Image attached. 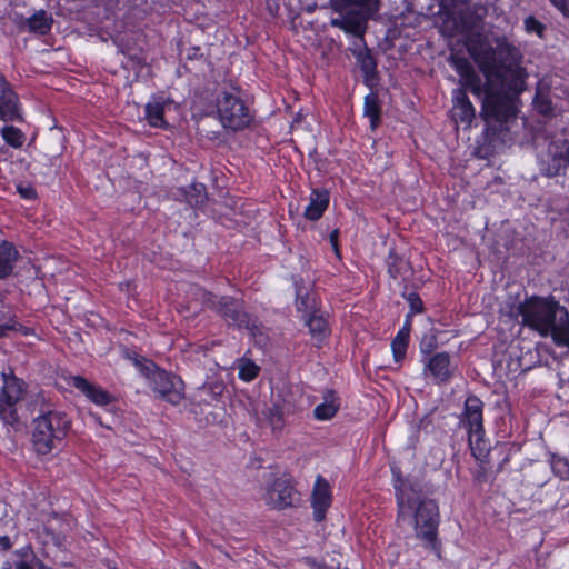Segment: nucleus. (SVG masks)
Wrapping results in <instances>:
<instances>
[{"label":"nucleus","instance_id":"nucleus-1","mask_svg":"<svg viewBox=\"0 0 569 569\" xmlns=\"http://www.w3.org/2000/svg\"><path fill=\"white\" fill-rule=\"evenodd\" d=\"M467 49L486 78V96L480 116L485 121L483 137L488 147L505 143L509 122L517 116V99L525 90V71L520 67L522 54L506 36L489 43L481 34L467 39Z\"/></svg>","mask_w":569,"mask_h":569},{"label":"nucleus","instance_id":"nucleus-2","mask_svg":"<svg viewBox=\"0 0 569 569\" xmlns=\"http://www.w3.org/2000/svg\"><path fill=\"white\" fill-rule=\"evenodd\" d=\"M393 487L398 506V519L413 513L415 530L418 538L433 551H438L437 532L439 526V508L432 499H420L412 485L403 479L398 469H392Z\"/></svg>","mask_w":569,"mask_h":569},{"label":"nucleus","instance_id":"nucleus-3","mask_svg":"<svg viewBox=\"0 0 569 569\" xmlns=\"http://www.w3.org/2000/svg\"><path fill=\"white\" fill-rule=\"evenodd\" d=\"M521 323L540 333L550 336L560 347L569 348V311L553 298L531 297L519 303Z\"/></svg>","mask_w":569,"mask_h":569},{"label":"nucleus","instance_id":"nucleus-4","mask_svg":"<svg viewBox=\"0 0 569 569\" xmlns=\"http://www.w3.org/2000/svg\"><path fill=\"white\" fill-rule=\"evenodd\" d=\"M32 447L38 455H49L59 448L70 428L69 417L58 410H50L32 421Z\"/></svg>","mask_w":569,"mask_h":569},{"label":"nucleus","instance_id":"nucleus-5","mask_svg":"<svg viewBox=\"0 0 569 569\" xmlns=\"http://www.w3.org/2000/svg\"><path fill=\"white\" fill-rule=\"evenodd\" d=\"M134 365L140 372L150 381L151 389L159 398L178 405L184 398V383L180 377L158 367L152 360L136 358Z\"/></svg>","mask_w":569,"mask_h":569},{"label":"nucleus","instance_id":"nucleus-6","mask_svg":"<svg viewBox=\"0 0 569 569\" xmlns=\"http://www.w3.org/2000/svg\"><path fill=\"white\" fill-rule=\"evenodd\" d=\"M217 113L224 129L240 131L248 128L253 119L244 101L234 91H221L217 99Z\"/></svg>","mask_w":569,"mask_h":569},{"label":"nucleus","instance_id":"nucleus-7","mask_svg":"<svg viewBox=\"0 0 569 569\" xmlns=\"http://www.w3.org/2000/svg\"><path fill=\"white\" fill-rule=\"evenodd\" d=\"M204 306L221 316L229 326L252 330L256 326L246 312L243 302L231 296H216L212 292L202 295Z\"/></svg>","mask_w":569,"mask_h":569},{"label":"nucleus","instance_id":"nucleus-8","mask_svg":"<svg viewBox=\"0 0 569 569\" xmlns=\"http://www.w3.org/2000/svg\"><path fill=\"white\" fill-rule=\"evenodd\" d=\"M1 376L3 385L0 388V419L4 426L18 429L20 419L17 406L23 399L27 386L14 375Z\"/></svg>","mask_w":569,"mask_h":569},{"label":"nucleus","instance_id":"nucleus-9","mask_svg":"<svg viewBox=\"0 0 569 569\" xmlns=\"http://www.w3.org/2000/svg\"><path fill=\"white\" fill-rule=\"evenodd\" d=\"M266 502L273 509L283 510L300 502V493L295 488L292 477L283 473L273 477L267 486Z\"/></svg>","mask_w":569,"mask_h":569},{"label":"nucleus","instance_id":"nucleus-10","mask_svg":"<svg viewBox=\"0 0 569 569\" xmlns=\"http://www.w3.org/2000/svg\"><path fill=\"white\" fill-rule=\"evenodd\" d=\"M566 138L551 140L547 149L538 156V166L542 176L553 178L560 176L569 167Z\"/></svg>","mask_w":569,"mask_h":569},{"label":"nucleus","instance_id":"nucleus-11","mask_svg":"<svg viewBox=\"0 0 569 569\" xmlns=\"http://www.w3.org/2000/svg\"><path fill=\"white\" fill-rule=\"evenodd\" d=\"M421 362L423 363L425 377L432 378V380L438 385L447 383L453 375L451 358L446 351L422 357Z\"/></svg>","mask_w":569,"mask_h":569},{"label":"nucleus","instance_id":"nucleus-12","mask_svg":"<svg viewBox=\"0 0 569 569\" xmlns=\"http://www.w3.org/2000/svg\"><path fill=\"white\" fill-rule=\"evenodd\" d=\"M0 119L16 121L21 119L19 98L11 84L0 73Z\"/></svg>","mask_w":569,"mask_h":569},{"label":"nucleus","instance_id":"nucleus-13","mask_svg":"<svg viewBox=\"0 0 569 569\" xmlns=\"http://www.w3.org/2000/svg\"><path fill=\"white\" fill-rule=\"evenodd\" d=\"M311 498L313 519L317 522H321L326 518V513L331 505L332 498L328 480L320 475L316 479Z\"/></svg>","mask_w":569,"mask_h":569},{"label":"nucleus","instance_id":"nucleus-14","mask_svg":"<svg viewBox=\"0 0 569 569\" xmlns=\"http://www.w3.org/2000/svg\"><path fill=\"white\" fill-rule=\"evenodd\" d=\"M482 410L483 402L477 396L471 395L466 399L462 422L467 425L469 433L483 431Z\"/></svg>","mask_w":569,"mask_h":569},{"label":"nucleus","instance_id":"nucleus-15","mask_svg":"<svg viewBox=\"0 0 569 569\" xmlns=\"http://www.w3.org/2000/svg\"><path fill=\"white\" fill-rule=\"evenodd\" d=\"M71 386L80 390L88 399L99 406L109 405L113 399L107 390L89 382L81 376L71 377Z\"/></svg>","mask_w":569,"mask_h":569},{"label":"nucleus","instance_id":"nucleus-16","mask_svg":"<svg viewBox=\"0 0 569 569\" xmlns=\"http://www.w3.org/2000/svg\"><path fill=\"white\" fill-rule=\"evenodd\" d=\"M46 565L34 555L30 546L13 552V560L3 562L2 569H44Z\"/></svg>","mask_w":569,"mask_h":569},{"label":"nucleus","instance_id":"nucleus-17","mask_svg":"<svg viewBox=\"0 0 569 569\" xmlns=\"http://www.w3.org/2000/svg\"><path fill=\"white\" fill-rule=\"evenodd\" d=\"M453 114L460 122L470 124L476 117V110L463 89H455L452 96Z\"/></svg>","mask_w":569,"mask_h":569},{"label":"nucleus","instance_id":"nucleus-18","mask_svg":"<svg viewBox=\"0 0 569 569\" xmlns=\"http://www.w3.org/2000/svg\"><path fill=\"white\" fill-rule=\"evenodd\" d=\"M303 319L305 325L309 328V333L311 335L313 345L317 348H320L330 333L327 319L322 315H318L317 311L310 313Z\"/></svg>","mask_w":569,"mask_h":569},{"label":"nucleus","instance_id":"nucleus-19","mask_svg":"<svg viewBox=\"0 0 569 569\" xmlns=\"http://www.w3.org/2000/svg\"><path fill=\"white\" fill-rule=\"evenodd\" d=\"M329 206V192L325 189H313L310 202L305 210V218L310 221L319 220Z\"/></svg>","mask_w":569,"mask_h":569},{"label":"nucleus","instance_id":"nucleus-20","mask_svg":"<svg viewBox=\"0 0 569 569\" xmlns=\"http://www.w3.org/2000/svg\"><path fill=\"white\" fill-rule=\"evenodd\" d=\"M356 60L367 84L377 80V60L367 48L356 52Z\"/></svg>","mask_w":569,"mask_h":569},{"label":"nucleus","instance_id":"nucleus-21","mask_svg":"<svg viewBox=\"0 0 569 569\" xmlns=\"http://www.w3.org/2000/svg\"><path fill=\"white\" fill-rule=\"evenodd\" d=\"M18 256V250L11 242L2 241L0 243V279H6L12 273Z\"/></svg>","mask_w":569,"mask_h":569},{"label":"nucleus","instance_id":"nucleus-22","mask_svg":"<svg viewBox=\"0 0 569 569\" xmlns=\"http://www.w3.org/2000/svg\"><path fill=\"white\" fill-rule=\"evenodd\" d=\"M166 101L162 99H152L146 104V119L151 127L166 128L168 126L164 120Z\"/></svg>","mask_w":569,"mask_h":569},{"label":"nucleus","instance_id":"nucleus-23","mask_svg":"<svg viewBox=\"0 0 569 569\" xmlns=\"http://www.w3.org/2000/svg\"><path fill=\"white\" fill-rule=\"evenodd\" d=\"M363 114L370 119V128L375 130L381 120V107L377 93L370 92L365 97Z\"/></svg>","mask_w":569,"mask_h":569},{"label":"nucleus","instance_id":"nucleus-24","mask_svg":"<svg viewBox=\"0 0 569 569\" xmlns=\"http://www.w3.org/2000/svg\"><path fill=\"white\" fill-rule=\"evenodd\" d=\"M387 268L389 276L395 280H405V276L411 271L410 263L393 251H390L387 258Z\"/></svg>","mask_w":569,"mask_h":569},{"label":"nucleus","instance_id":"nucleus-25","mask_svg":"<svg viewBox=\"0 0 569 569\" xmlns=\"http://www.w3.org/2000/svg\"><path fill=\"white\" fill-rule=\"evenodd\" d=\"M181 192L191 207H199L207 200V189L203 183H192L187 189H181Z\"/></svg>","mask_w":569,"mask_h":569},{"label":"nucleus","instance_id":"nucleus-26","mask_svg":"<svg viewBox=\"0 0 569 569\" xmlns=\"http://www.w3.org/2000/svg\"><path fill=\"white\" fill-rule=\"evenodd\" d=\"M461 83L463 86V90H469L472 94L478 98H481V104L483 103V98L486 96V82L483 83L480 76L476 73V71H471L465 78H462Z\"/></svg>","mask_w":569,"mask_h":569},{"label":"nucleus","instance_id":"nucleus-27","mask_svg":"<svg viewBox=\"0 0 569 569\" xmlns=\"http://www.w3.org/2000/svg\"><path fill=\"white\" fill-rule=\"evenodd\" d=\"M27 23L30 31L43 36L50 31L52 19L47 16L46 11L40 10L31 16Z\"/></svg>","mask_w":569,"mask_h":569},{"label":"nucleus","instance_id":"nucleus-28","mask_svg":"<svg viewBox=\"0 0 569 569\" xmlns=\"http://www.w3.org/2000/svg\"><path fill=\"white\" fill-rule=\"evenodd\" d=\"M331 24L353 36H360L363 31V23L356 17L345 16L340 19H332Z\"/></svg>","mask_w":569,"mask_h":569},{"label":"nucleus","instance_id":"nucleus-29","mask_svg":"<svg viewBox=\"0 0 569 569\" xmlns=\"http://www.w3.org/2000/svg\"><path fill=\"white\" fill-rule=\"evenodd\" d=\"M330 399L326 398L325 402L318 405L315 410L313 415L316 419L318 420H328L331 419L339 409V403L336 402V399L333 397V391H329Z\"/></svg>","mask_w":569,"mask_h":569},{"label":"nucleus","instance_id":"nucleus-30","mask_svg":"<svg viewBox=\"0 0 569 569\" xmlns=\"http://www.w3.org/2000/svg\"><path fill=\"white\" fill-rule=\"evenodd\" d=\"M549 463L556 477H558L560 480L569 479V461L566 457H562L558 453H550Z\"/></svg>","mask_w":569,"mask_h":569},{"label":"nucleus","instance_id":"nucleus-31","mask_svg":"<svg viewBox=\"0 0 569 569\" xmlns=\"http://www.w3.org/2000/svg\"><path fill=\"white\" fill-rule=\"evenodd\" d=\"M296 296L297 309L303 313V318H306L310 313L316 312L315 300L309 296V292L306 288L297 287Z\"/></svg>","mask_w":569,"mask_h":569},{"label":"nucleus","instance_id":"nucleus-32","mask_svg":"<svg viewBox=\"0 0 569 569\" xmlns=\"http://www.w3.org/2000/svg\"><path fill=\"white\" fill-rule=\"evenodd\" d=\"M226 389V385L220 378H211L199 387V391L207 393L212 399L220 397Z\"/></svg>","mask_w":569,"mask_h":569},{"label":"nucleus","instance_id":"nucleus-33","mask_svg":"<svg viewBox=\"0 0 569 569\" xmlns=\"http://www.w3.org/2000/svg\"><path fill=\"white\" fill-rule=\"evenodd\" d=\"M448 61L460 76V80L475 70L467 58L459 56L457 53H451Z\"/></svg>","mask_w":569,"mask_h":569},{"label":"nucleus","instance_id":"nucleus-34","mask_svg":"<svg viewBox=\"0 0 569 569\" xmlns=\"http://www.w3.org/2000/svg\"><path fill=\"white\" fill-rule=\"evenodd\" d=\"M263 415L268 419L270 426L273 430H281L283 427V411L281 407L277 403L268 407Z\"/></svg>","mask_w":569,"mask_h":569},{"label":"nucleus","instance_id":"nucleus-35","mask_svg":"<svg viewBox=\"0 0 569 569\" xmlns=\"http://www.w3.org/2000/svg\"><path fill=\"white\" fill-rule=\"evenodd\" d=\"M260 367L250 359H241L239 365V378L243 381H251L259 375Z\"/></svg>","mask_w":569,"mask_h":569},{"label":"nucleus","instance_id":"nucleus-36","mask_svg":"<svg viewBox=\"0 0 569 569\" xmlns=\"http://www.w3.org/2000/svg\"><path fill=\"white\" fill-rule=\"evenodd\" d=\"M2 138L13 148H19L24 142V136L21 130L12 126H8L2 129Z\"/></svg>","mask_w":569,"mask_h":569},{"label":"nucleus","instance_id":"nucleus-37","mask_svg":"<svg viewBox=\"0 0 569 569\" xmlns=\"http://www.w3.org/2000/svg\"><path fill=\"white\" fill-rule=\"evenodd\" d=\"M409 339L396 336L391 342L392 353L396 362L405 359Z\"/></svg>","mask_w":569,"mask_h":569},{"label":"nucleus","instance_id":"nucleus-38","mask_svg":"<svg viewBox=\"0 0 569 569\" xmlns=\"http://www.w3.org/2000/svg\"><path fill=\"white\" fill-rule=\"evenodd\" d=\"M533 104H535L536 110L543 116H547L552 111L551 100L542 93L538 92L536 94V97L533 99Z\"/></svg>","mask_w":569,"mask_h":569},{"label":"nucleus","instance_id":"nucleus-39","mask_svg":"<svg viewBox=\"0 0 569 569\" xmlns=\"http://www.w3.org/2000/svg\"><path fill=\"white\" fill-rule=\"evenodd\" d=\"M525 30L528 33H536L540 38H543V32L546 30V27L543 23H541L539 20H537L533 16H529L523 21Z\"/></svg>","mask_w":569,"mask_h":569},{"label":"nucleus","instance_id":"nucleus-40","mask_svg":"<svg viewBox=\"0 0 569 569\" xmlns=\"http://www.w3.org/2000/svg\"><path fill=\"white\" fill-rule=\"evenodd\" d=\"M402 296L408 301L410 306V312H412V316L415 313H420L425 310L423 302L417 292H410L407 295L406 291H403Z\"/></svg>","mask_w":569,"mask_h":569},{"label":"nucleus","instance_id":"nucleus-41","mask_svg":"<svg viewBox=\"0 0 569 569\" xmlns=\"http://www.w3.org/2000/svg\"><path fill=\"white\" fill-rule=\"evenodd\" d=\"M339 2L343 7L355 6L359 8H370L371 6H376L378 0H339Z\"/></svg>","mask_w":569,"mask_h":569},{"label":"nucleus","instance_id":"nucleus-42","mask_svg":"<svg viewBox=\"0 0 569 569\" xmlns=\"http://www.w3.org/2000/svg\"><path fill=\"white\" fill-rule=\"evenodd\" d=\"M17 191L21 196V198L27 200H33L37 198V191L32 186H17Z\"/></svg>","mask_w":569,"mask_h":569},{"label":"nucleus","instance_id":"nucleus-43","mask_svg":"<svg viewBox=\"0 0 569 569\" xmlns=\"http://www.w3.org/2000/svg\"><path fill=\"white\" fill-rule=\"evenodd\" d=\"M436 338L435 337H431L429 339V341H422L420 343V351L422 353V357H428V356H432V351L435 350L436 348Z\"/></svg>","mask_w":569,"mask_h":569},{"label":"nucleus","instance_id":"nucleus-44","mask_svg":"<svg viewBox=\"0 0 569 569\" xmlns=\"http://www.w3.org/2000/svg\"><path fill=\"white\" fill-rule=\"evenodd\" d=\"M411 319H412V312H409L406 316V321H405L403 327L398 331L397 336L409 339L410 331H411V321H412Z\"/></svg>","mask_w":569,"mask_h":569},{"label":"nucleus","instance_id":"nucleus-45","mask_svg":"<svg viewBox=\"0 0 569 569\" xmlns=\"http://www.w3.org/2000/svg\"><path fill=\"white\" fill-rule=\"evenodd\" d=\"M565 17L569 18V0H549Z\"/></svg>","mask_w":569,"mask_h":569},{"label":"nucleus","instance_id":"nucleus-46","mask_svg":"<svg viewBox=\"0 0 569 569\" xmlns=\"http://www.w3.org/2000/svg\"><path fill=\"white\" fill-rule=\"evenodd\" d=\"M10 322H4L0 325V339L7 335L8 329H16V317L9 318Z\"/></svg>","mask_w":569,"mask_h":569},{"label":"nucleus","instance_id":"nucleus-47","mask_svg":"<svg viewBox=\"0 0 569 569\" xmlns=\"http://www.w3.org/2000/svg\"><path fill=\"white\" fill-rule=\"evenodd\" d=\"M12 547V542L10 537L8 536H0V549L1 550H9Z\"/></svg>","mask_w":569,"mask_h":569},{"label":"nucleus","instance_id":"nucleus-48","mask_svg":"<svg viewBox=\"0 0 569 569\" xmlns=\"http://www.w3.org/2000/svg\"><path fill=\"white\" fill-rule=\"evenodd\" d=\"M476 480L480 483L487 481V471L482 466H480V469L477 471Z\"/></svg>","mask_w":569,"mask_h":569},{"label":"nucleus","instance_id":"nucleus-49","mask_svg":"<svg viewBox=\"0 0 569 569\" xmlns=\"http://www.w3.org/2000/svg\"><path fill=\"white\" fill-rule=\"evenodd\" d=\"M17 328L13 329L14 331H20L22 335L28 336L31 330L28 327H24L16 321Z\"/></svg>","mask_w":569,"mask_h":569},{"label":"nucleus","instance_id":"nucleus-50","mask_svg":"<svg viewBox=\"0 0 569 569\" xmlns=\"http://www.w3.org/2000/svg\"><path fill=\"white\" fill-rule=\"evenodd\" d=\"M13 316L17 318V316L14 313H8V315L2 313L1 315V320H6V322H10L9 318L13 317Z\"/></svg>","mask_w":569,"mask_h":569},{"label":"nucleus","instance_id":"nucleus-51","mask_svg":"<svg viewBox=\"0 0 569 569\" xmlns=\"http://www.w3.org/2000/svg\"><path fill=\"white\" fill-rule=\"evenodd\" d=\"M198 51H199V48L194 49V52H192V56H189V58L196 57Z\"/></svg>","mask_w":569,"mask_h":569},{"label":"nucleus","instance_id":"nucleus-52","mask_svg":"<svg viewBox=\"0 0 569 569\" xmlns=\"http://www.w3.org/2000/svg\"><path fill=\"white\" fill-rule=\"evenodd\" d=\"M336 234H337V231H333V232L330 234V238H331V240H332V241L336 239Z\"/></svg>","mask_w":569,"mask_h":569},{"label":"nucleus","instance_id":"nucleus-53","mask_svg":"<svg viewBox=\"0 0 569 569\" xmlns=\"http://www.w3.org/2000/svg\"><path fill=\"white\" fill-rule=\"evenodd\" d=\"M44 569H52V568L46 565V568H44Z\"/></svg>","mask_w":569,"mask_h":569}]
</instances>
